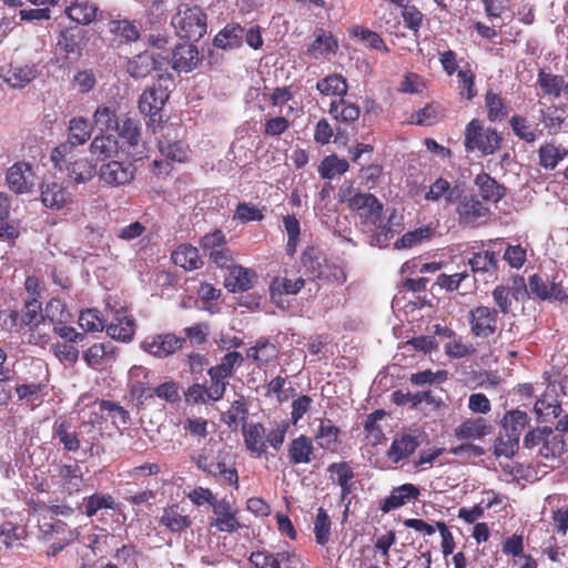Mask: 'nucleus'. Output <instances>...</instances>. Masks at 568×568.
<instances>
[{"instance_id":"f257e3e1","label":"nucleus","mask_w":568,"mask_h":568,"mask_svg":"<svg viewBox=\"0 0 568 568\" xmlns=\"http://www.w3.org/2000/svg\"><path fill=\"white\" fill-rule=\"evenodd\" d=\"M176 36L189 41H199L207 30L206 14L193 3L183 2L176 7L171 19Z\"/></svg>"},{"instance_id":"f03ea898","label":"nucleus","mask_w":568,"mask_h":568,"mask_svg":"<svg viewBox=\"0 0 568 568\" xmlns=\"http://www.w3.org/2000/svg\"><path fill=\"white\" fill-rule=\"evenodd\" d=\"M54 166L65 171L75 183H85L95 174V166L85 158H75L71 144H60L51 154Z\"/></svg>"},{"instance_id":"7ed1b4c3","label":"nucleus","mask_w":568,"mask_h":568,"mask_svg":"<svg viewBox=\"0 0 568 568\" xmlns=\"http://www.w3.org/2000/svg\"><path fill=\"white\" fill-rule=\"evenodd\" d=\"M501 136L495 129L484 128L481 121L474 119L465 129V148L479 151L483 155L494 154L499 148Z\"/></svg>"},{"instance_id":"20e7f679","label":"nucleus","mask_w":568,"mask_h":568,"mask_svg":"<svg viewBox=\"0 0 568 568\" xmlns=\"http://www.w3.org/2000/svg\"><path fill=\"white\" fill-rule=\"evenodd\" d=\"M20 322L30 328L29 343L39 345L47 342L45 316L41 303L33 298L27 301L21 310Z\"/></svg>"},{"instance_id":"39448f33","label":"nucleus","mask_w":568,"mask_h":568,"mask_svg":"<svg viewBox=\"0 0 568 568\" xmlns=\"http://www.w3.org/2000/svg\"><path fill=\"white\" fill-rule=\"evenodd\" d=\"M200 245L209 258L219 267H229L233 262V253L226 247L225 234L221 230L205 234Z\"/></svg>"},{"instance_id":"423d86ee","label":"nucleus","mask_w":568,"mask_h":568,"mask_svg":"<svg viewBox=\"0 0 568 568\" xmlns=\"http://www.w3.org/2000/svg\"><path fill=\"white\" fill-rule=\"evenodd\" d=\"M498 311L488 306H477L469 312L470 332L476 337L487 338L497 331Z\"/></svg>"},{"instance_id":"0eeeda50","label":"nucleus","mask_w":568,"mask_h":568,"mask_svg":"<svg viewBox=\"0 0 568 568\" xmlns=\"http://www.w3.org/2000/svg\"><path fill=\"white\" fill-rule=\"evenodd\" d=\"M458 221L463 225L478 226L480 220L488 219L490 210L474 195H463L457 203Z\"/></svg>"},{"instance_id":"6e6552de","label":"nucleus","mask_w":568,"mask_h":568,"mask_svg":"<svg viewBox=\"0 0 568 568\" xmlns=\"http://www.w3.org/2000/svg\"><path fill=\"white\" fill-rule=\"evenodd\" d=\"M135 166L130 161H109L99 171L101 181L111 186L130 183L134 179Z\"/></svg>"},{"instance_id":"1a4fd4ad","label":"nucleus","mask_w":568,"mask_h":568,"mask_svg":"<svg viewBox=\"0 0 568 568\" xmlns=\"http://www.w3.org/2000/svg\"><path fill=\"white\" fill-rule=\"evenodd\" d=\"M302 263L317 278L336 285H342L346 281V273L342 266L333 263L322 265L318 258H314L307 252L303 254Z\"/></svg>"},{"instance_id":"9d476101","label":"nucleus","mask_w":568,"mask_h":568,"mask_svg":"<svg viewBox=\"0 0 568 568\" xmlns=\"http://www.w3.org/2000/svg\"><path fill=\"white\" fill-rule=\"evenodd\" d=\"M184 342L171 333L160 334L143 341L142 348L158 358H165L179 351Z\"/></svg>"},{"instance_id":"9b49d317","label":"nucleus","mask_w":568,"mask_h":568,"mask_svg":"<svg viewBox=\"0 0 568 568\" xmlns=\"http://www.w3.org/2000/svg\"><path fill=\"white\" fill-rule=\"evenodd\" d=\"M7 182L11 191L23 194L34 185V174L27 163H17L7 173Z\"/></svg>"},{"instance_id":"f8f14e48","label":"nucleus","mask_w":568,"mask_h":568,"mask_svg":"<svg viewBox=\"0 0 568 568\" xmlns=\"http://www.w3.org/2000/svg\"><path fill=\"white\" fill-rule=\"evenodd\" d=\"M528 293L540 300L568 301V294L560 283L551 282L548 284L537 274L531 275L528 280Z\"/></svg>"},{"instance_id":"ddd939ff","label":"nucleus","mask_w":568,"mask_h":568,"mask_svg":"<svg viewBox=\"0 0 568 568\" xmlns=\"http://www.w3.org/2000/svg\"><path fill=\"white\" fill-rule=\"evenodd\" d=\"M135 332V321L131 315L123 311H116L109 324L106 325V334L122 342L130 341Z\"/></svg>"},{"instance_id":"4468645a","label":"nucleus","mask_w":568,"mask_h":568,"mask_svg":"<svg viewBox=\"0 0 568 568\" xmlns=\"http://www.w3.org/2000/svg\"><path fill=\"white\" fill-rule=\"evenodd\" d=\"M41 200L44 206L60 210L71 200V195L61 183L47 180L41 186Z\"/></svg>"},{"instance_id":"2eb2a0df","label":"nucleus","mask_w":568,"mask_h":568,"mask_svg":"<svg viewBox=\"0 0 568 568\" xmlns=\"http://www.w3.org/2000/svg\"><path fill=\"white\" fill-rule=\"evenodd\" d=\"M199 51L193 44H179L173 49L171 68L176 72H191L199 63Z\"/></svg>"},{"instance_id":"dca6fc26","label":"nucleus","mask_w":568,"mask_h":568,"mask_svg":"<svg viewBox=\"0 0 568 568\" xmlns=\"http://www.w3.org/2000/svg\"><path fill=\"white\" fill-rule=\"evenodd\" d=\"M213 513L216 516L212 526H215L220 531L234 532L240 528L235 515L236 510L233 509L227 499H222L213 505Z\"/></svg>"},{"instance_id":"f3484780","label":"nucleus","mask_w":568,"mask_h":568,"mask_svg":"<svg viewBox=\"0 0 568 568\" xmlns=\"http://www.w3.org/2000/svg\"><path fill=\"white\" fill-rule=\"evenodd\" d=\"M419 496V489L413 484H404L393 488L390 495L381 505L383 513H389L393 509L404 506L412 499H417Z\"/></svg>"},{"instance_id":"a211bd4d","label":"nucleus","mask_w":568,"mask_h":568,"mask_svg":"<svg viewBox=\"0 0 568 568\" xmlns=\"http://www.w3.org/2000/svg\"><path fill=\"white\" fill-rule=\"evenodd\" d=\"M266 432L261 423L250 424L243 427L244 443L252 454L262 456L266 452Z\"/></svg>"},{"instance_id":"6ab92c4d","label":"nucleus","mask_w":568,"mask_h":568,"mask_svg":"<svg viewBox=\"0 0 568 568\" xmlns=\"http://www.w3.org/2000/svg\"><path fill=\"white\" fill-rule=\"evenodd\" d=\"M227 268L229 273L225 276L224 285L230 292H244L252 287V281L254 277V273L252 271L239 265H229Z\"/></svg>"},{"instance_id":"aec40b11","label":"nucleus","mask_w":568,"mask_h":568,"mask_svg":"<svg viewBox=\"0 0 568 568\" xmlns=\"http://www.w3.org/2000/svg\"><path fill=\"white\" fill-rule=\"evenodd\" d=\"M490 430L491 425L486 418H469L455 429V436L458 439H478L489 434Z\"/></svg>"},{"instance_id":"412c9836","label":"nucleus","mask_w":568,"mask_h":568,"mask_svg":"<svg viewBox=\"0 0 568 568\" xmlns=\"http://www.w3.org/2000/svg\"><path fill=\"white\" fill-rule=\"evenodd\" d=\"M98 6L90 0H74L65 8V14L80 24H90L98 13Z\"/></svg>"},{"instance_id":"4be33fe9","label":"nucleus","mask_w":568,"mask_h":568,"mask_svg":"<svg viewBox=\"0 0 568 568\" xmlns=\"http://www.w3.org/2000/svg\"><path fill=\"white\" fill-rule=\"evenodd\" d=\"M475 185L479 189L480 196L485 201L493 203L499 202L506 193L505 186L499 184L495 179L485 172L479 173L476 176Z\"/></svg>"},{"instance_id":"5701e85b","label":"nucleus","mask_w":568,"mask_h":568,"mask_svg":"<svg viewBox=\"0 0 568 568\" xmlns=\"http://www.w3.org/2000/svg\"><path fill=\"white\" fill-rule=\"evenodd\" d=\"M114 346L111 343L94 344L83 353V361L93 369H100L114 357Z\"/></svg>"},{"instance_id":"b1692460","label":"nucleus","mask_w":568,"mask_h":568,"mask_svg":"<svg viewBox=\"0 0 568 568\" xmlns=\"http://www.w3.org/2000/svg\"><path fill=\"white\" fill-rule=\"evenodd\" d=\"M568 155V150L552 142L545 143L538 149L539 165L548 171L555 170L560 161Z\"/></svg>"},{"instance_id":"393cba45","label":"nucleus","mask_w":568,"mask_h":568,"mask_svg":"<svg viewBox=\"0 0 568 568\" xmlns=\"http://www.w3.org/2000/svg\"><path fill=\"white\" fill-rule=\"evenodd\" d=\"M173 263L184 270L192 271L202 267L203 261L199 250L190 244L180 245L172 253Z\"/></svg>"},{"instance_id":"a878e982","label":"nucleus","mask_w":568,"mask_h":568,"mask_svg":"<svg viewBox=\"0 0 568 568\" xmlns=\"http://www.w3.org/2000/svg\"><path fill=\"white\" fill-rule=\"evenodd\" d=\"M417 437L412 434L402 435L395 438L387 452V456L394 463L409 457L418 447Z\"/></svg>"},{"instance_id":"bb28decb","label":"nucleus","mask_w":568,"mask_h":568,"mask_svg":"<svg viewBox=\"0 0 568 568\" xmlns=\"http://www.w3.org/2000/svg\"><path fill=\"white\" fill-rule=\"evenodd\" d=\"M118 151L119 142L112 134L101 133L97 135L90 144L91 154L101 161L112 158Z\"/></svg>"},{"instance_id":"cd10ccee","label":"nucleus","mask_w":568,"mask_h":568,"mask_svg":"<svg viewBox=\"0 0 568 568\" xmlns=\"http://www.w3.org/2000/svg\"><path fill=\"white\" fill-rule=\"evenodd\" d=\"M314 447L310 437L301 435L294 438L288 447V457L293 464H307L311 462Z\"/></svg>"},{"instance_id":"c85d7f7f","label":"nucleus","mask_w":568,"mask_h":568,"mask_svg":"<svg viewBox=\"0 0 568 568\" xmlns=\"http://www.w3.org/2000/svg\"><path fill=\"white\" fill-rule=\"evenodd\" d=\"M92 131L88 119L79 116L69 122L68 141L63 144H71V151L77 145H83L91 138Z\"/></svg>"},{"instance_id":"c756f323","label":"nucleus","mask_w":568,"mask_h":568,"mask_svg":"<svg viewBox=\"0 0 568 568\" xmlns=\"http://www.w3.org/2000/svg\"><path fill=\"white\" fill-rule=\"evenodd\" d=\"M166 95L161 89L144 91L139 99V110L145 115H155L164 105Z\"/></svg>"},{"instance_id":"7c9ffc66","label":"nucleus","mask_w":568,"mask_h":568,"mask_svg":"<svg viewBox=\"0 0 568 568\" xmlns=\"http://www.w3.org/2000/svg\"><path fill=\"white\" fill-rule=\"evenodd\" d=\"M118 135L130 146H136L141 140V123L138 119L130 115L123 116L115 130Z\"/></svg>"},{"instance_id":"2f4dec72","label":"nucleus","mask_w":568,"mask_h":568,"mask_svg":"<svg viewBox=\"0 0 568 568\" xmlns=\"http://www.w3.org/2000/svg\"><path fill=\"white\" fill-rule=\"evenodd\" d=\"M160 521L172 532H181L189 528L192 524V520L189 518V516L182 514L179 506L165 508Z\"/></svg>"},{"instance_id":"473e14b6","label":"nucleus","mask_w":568,"mask_h":568,"mask_svg":"<svg viewBox=\"0 0 568 568\" xmlns=\"http://www.w3.org/2000/svg\"><path fill=\"white\" fill-rule=\"evenodd\" d=\"M154 69L153 54L142 52L128 61L126 71L134 79H143Z\"/></svg>"},{"instance_id":"72a5a7b5","label":"nucleus","mask_w":568,"mask_h":568,"mask_svg":"<svg viewBox=\"0 0 568 568\" xmlns=\"http://www.w3.org/2000/svg\"><path fill=\"white\" fill-rule=\"evenodd\" d=\"M529 420L530 418L527 413L516 409L505 414L501 425L504 432L519 439L523 430L528 426Z\"/></svg>"},{"instance_id":"f704fd0d","label":"nucleus","mask_w":568,"mask_h":568,"mask_svg":"<svg viewBox=\"0 0 568 568\" xmlns=\"http://www.w3.org/2000/svg\"><path fill=\"white\" fill-rule=\"evenodd\" d=\"M316 89L324 95H337L343 99L347 93L348 85L343 75L334 73L320 80Z\"/></svg>"},{"instance_id":"c9c22d12","label":"nucleus","mask_w":568,"mask_h":568,"mask_svg":"<svg viewBox=\"0 0 568 568\" xmlns=\"http://www.w3.org/2000/svg\"><path fill=\"white\" fill-rule=\"evenodd\" d=\"M93 123L103 132L114 131L119 123L114 105H99L92 116Z\"/></svg>"},{"instance_id":"e433bc0d","label":"nucleus","mask_w":568,"mask_h":568,"mask_svg":"<svg viewBox=\"0 0 568 568\" xmlns=\"http://www.w3.org/2000/svg\"><path fill=\"white\" fill-rule=\"evenodd\" d=\"M509 124L515 135L527 143L535 142L541 133L527 118L518 114L511 116Z\"/></svg>"},{"instance_id":"4c0bfd02","label":"nucleus","mask_w":568,"mask_h":568,"mask_svg":"<svg viewBox=\"0 0 568 568\" xmlns=\"http://www.w3.org/2000/svg\"><path fill=\"white\" fill-rule=\"evenodd\" d=\"M329 114L337 121L352 123L359 118V108L344 99L333 101L329 105Z\"/></svg>"},{"instance_id":"58836bf2","label":"nucleus","mask_w":568,"mask_h":568,"mask_svg":"<svg viewBox=\"0 0 568 568\" xmlns=\"http://www.w3.org/2000/svg\"><path fill=\"white\" fill-rule=\"evenodd\" d=\"M339 429L329 419H320V428L315 436L318 445L326 450H335L338 444Z\"/></svg>"},{"instance_id":"ea45409f","label":"nucleus","mask_w":568,"mask_h":568,"mask_svg":"<svg viewBox=\"0 0 568 568\" xmlns=\"http://www.w3.org/2000/svg\"><path fill=\"white\" fill-rule=\"evenodd\" d=\"M36 69L30 65H12L4 75V81L12 88H23L36 78Z\"/></svg>"},{"instance_id":"a19ab883","label":"nucleus","mask_w":568,"mask_h":568,"mask_svg":"<svg viewBox=\"0 0 568 568\" xmlns=\"http://www.w3.org/2000/svg\"><path fill=\"white\" fill-rule=\"evenodd\" d=\"M337 49V42L333 36L324 30H318L315 36V40L307 49L310 55L315 59L323 57L326 53L335 52Z\"/></svg>"},{"instance_id":"79ce46f5","label":"nucleus","mask_w":568,"mask_h":568,"mask_svg":"<svg viewBox=\"0 0 568 568\" xmlns=\"http://www.w3.org/2000/svg\"><path fill=\"white\" fill-rule=\"evenodd\" d=\"M468 264L475 273H494L498 268L497 256L490 251L474 254V256L469 258Z\"/></svg>"},{"instance_id":"37998d69","label":"nucleus","mask_w":568,"mask_h":568,"mask_svg":"<svg viewBox=\"0 0 568 568\" xmlns=\"http://www.w3.org/2000/svg\"><path fill=\"white\" fill-rule=\"evenodd\" d=\"M53 435L68 452H77L80 448L78 434L67 422L55 424Z\"/></svg>"},{"instance_id":"c03bdc74","label":"nucleus","mask_w":568,"mask_h":568,"mask_svg":"<svg viewBox=\"0 0 568 568\" xmlns=\"http://www.w3.org/2000/svg\"><path fill=\"white\" fill-rule=\"evenodd\" d=\"M108 26L111 33L124 39L126 42H133L140 38L139 27L130 20H112Z\"/></svg>"},{"instance_id":"a18cd8bd","label":"nucleus","mask_w":568,"mask_h":568,"mask_svg":"<svg viewBox=\"0 0 568 568\" xmlns=\"http://www.w3.org/2000/svg\"><path fill=\"white\" fill-rule=\"evenodd\" d=\"M48 328L53 324L67 323L70 318V313L65 310V305L58 298H52L48 302L43 310Z\"/></svg>"},{"instance_id":"49530a36","label":"nucleus","mask_w":568,"mask_h":568,"mask_svg":"<svg viewBox=\"0 0 568 568\" xmlns=\"http://www.w3.org/2000/svg\"><path fill=\"white\" fill-rule=\"evenodd\" d=\"M244 30L240 26H226L214 38V45L221 49L234 48L240 44Z\"/></svg>"},{"instance_id":"de8ad7c7","label":"nucleus","mask_w":568,"mask_h":568,"mask_svg":"<svg viewBox=\"0 0 568 568\" xmlns=\"http://www.w3.org/2000/svg\"><path fill=\"white\" fill-rule=\"evenodd\" d=\"M159 150L166 159L184 162L187 159V148L182 141H171L164 138L159 141Z\"/></svg>"},{"instance_id":"09e8293b","label":"nucleus","mask_w":568,"mask_h":568,"mask_svg":"<svg viewBox=\"0 0 568 568\" xmlns=\"http://www.w3.org/2000/svg\"><path fill=\"white\" fill-rule=\"evenodd\" d=\"M518 448L519 439L504 432L500 433L499 436L495 439L494 455L496 457L511 458L515 456Z\"/></svg>"},{"instance_id":"8fccbe9b","label":"nucleus","mask_w":568,"mask_h":568,"mask_svg":"<svg viewBox=\"0 0 568 568\" xmlns=\"http://www.w3.org/2000/svg\"><path fill=\"white\" fill-rule=\"evenodd\" d=\"M246 356L255 362L268 363L277 356V351L267 339H260L247 349Z\"/></svg>"},{"instance_id":"3c124183","label":"nucleus","mask_w":568,"mask_h":568,"mask_svg":"<svg viewBox=\"0 0 568 568\" xmlns=\"http://www.w3.org/2000/svg\"><path fill=\"white\" fill-rule=\"evenodd\" d=\"M433 229L429 226L419 227L407 232L395 242V247L398 250L412 248L420 244L423 241L429 240L433 235Z\"/></svg>"},{"instance_id":"603ef678","label":"nucleus","mask_w":568,"mask_h":568,"mask_svg":"<svg viewBox=\"0 0 568 568\" xmlns=\"http://www.w3.org/2000/svg\"><path fill=\"white\" fill-rule=\"evenodd\" d=\"M538 84L545 94L558 98L562 93L565 82L561 75L547 73L541 70L538 73Z\"/></svg>"},{"instance_id":"864d4df0","label":"nucleus","mask_w":568,"mask_h":568,"mask_svg":"<svg viewBox=\"0 0 568 568\" xmlns=\"http://www.w3.org/2000/svg\"><path fill=\"white\" fill-rule=\"evenodd\" d=\"M348 162L343 159H338L336 155L326 156L320 168L318 171L323 179H333L336 175H341L348 170Z\"/></svg>"},{"instance_id":"5fc2aeb1","label":"nucleus","mask_w":568,"mask_h":568,"mask_svg":"<svg viewBox=\"0 0 568 568\" xmlns=\"http://www.w3.org/2000/svg\"><path fill=\"white\" fill-rule=\"evenodd\" d=\"M207 374L210 376V385H206L209 398L212 399V402H217L222 399L225 394L229 377L224 376L213 367L209 368Z\"/></svg>"},{"instance_id":"6e6d98bb","label":"nucleus","mask_w":568,"mask_h":568,"mask_svg":"<svg viewBox=\"0 0 568 568\" xmlns=\"http://www.w3.org/2000/svg\"><path fill=\"white\" fill-rule=\"evenodd\" d=\"M82 36L79 30H64L58 39V47L67 54H80Z\"/></svg>"},{"instance_id":"4d7b16f0","label":"nucleus","mask_w":568,"mask_h":568,"mask_svg":"<svg viewBox=\"0 0 568 568\" xmlns=\"http://www.w3.org/2000/svg\"><path fill=\"white\" fill-rule=\"evenodd\" d=\"M565 440L561 435H547L539 448V455L546 459L560 457L565 453Z\"/></svg>"},{"instance_id":"13d9d810","label":"nucleus","mask_w":568,"mask_h":568,"mask_svg":"<svg viewBox=\"0 0 568 568\" xmlns=\"http://www.w3.org/2000/svg\"><path fill=\"white\" fill-rule=\"evenodd\" d=\"M106 320L103 318L99 311L90 308L82 311L79 316V325L87 332H101L106 329Z\"/></svg>"},{"instance_id":"bf43d9fd","label":"nucleus","mask_w":568,"mask_h":568,"mask_svg":"<svg viewBox=\"0 0 568 568\" xmlns=\"http://www.w3.org/2000/svg\"><path fill=\"white\" fill-rule=\"evenodd\" d=\"M115 509L116 504L112 496L110 495H99L94 494L90 496L85 503V515L88 517H92L100 509Z\"/></svg>"},{"instance_id":"052dcab7","label":"nucleus","mask_w":568,"mask_h":568,"mask_svg":"<svg viewBox=\"0 0 568 568\" xmlns=\"http://www.w3.org/2000/svg\"><path fill=\"white\" fill-rule=\"evenodd\" d=\"M247 416V408L243 399L234 400L230 409L224 414V422L230 428H236Z\"/></svg>"},{"instance_id":"680f3d73","label":"nucleus","mask_w":568,"mask_h":568,"mask_svg":"<svg viewBox=\"0 0 568 568\" xmlns=\"http://www.w3.org/2000/svg\"><path fill=\"white\" fill-rule=\"evenodd\" d=\"M486 108L490 121L501 120L507 115L504 101L497 93L488 92L486 94Z\"/></svg>"},{"instance_id":"e2e57ef3","label":"nucleus","mask_w":568,"mask_h":568,"mask_svg":"<svg viewBox=\"0 0 568 568\" xmlns=\"http://www.w3.org/2000/svg\"><path fill=\"white\" fill-rule=\"evenodd\" d=\"M314 532L316 541L320 545H325L328 541L331 535V520L323 508H320L317 511L316 520L314 524Z\"/></svg>"},{"instance_id":"0e129e2a","label":"nucleus","mask_w":568,"mask_h":568,"mask_svg":"<svg viewBox=\"0 0 568 568\" xmlns=\"http://www.w3.org/2000/svg\"><path fill=\"white\" fill-rule=\"evenodd\" d=\"M444 348L446 355L452 358H463L475 352L474 347L470 344L463 342L462 337H453L450 342L446 343Z\"/></svg>"},{"instance_id":"69168bd1","label":"nucleus","mask_w":568,"mask_h":568,"mask_svg":"<svg viewBox=\"0 0 568 568\" xmlns=\"http://www.w3.org/2000/svg\"><path fill=\"white\" fill-rule=\"evenodd\" d=\"M209 390L205 384L193 383L189 388L184 392L185 400L190 404H207L212 402L209 398Z\"/></svg>"},{"instance_id":"338daca9","label":"nucleus","mask_w":568,"mask_h":568,"mask_svg":"<svg viewBox=\"0 0 568 568\" xmlns=\"http://www.w3.org/2000/svg\"><path fill=\"white\" fill-rule=\"evenodd\" d=\"M354 34L361 38V40L365 42L368 47L376 50H383L385 52H388V48L385 45L383 39L378 33L362 27H356L354 29Z\"/></svg>"},{"instance_id":"774afa93","label":"nucleus","mask_w":568,"mask_h":568,"mask_svg":"<svg viewBox=\"0 0 568 568\" xmlns=\"http://www.w3.org/2000/svg\"><path fill=\"white\" fill-rule=\"evenodd\" d=\"M250 562L255 568H280V559L267 551H254L250 556Z\"/></svg>"}]
</instances>
